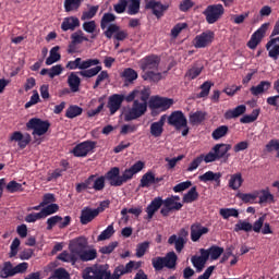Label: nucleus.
Returning <instances> with one entry per match:
<instances>
[{
    "label": "nucleus",
    "mask_w": 279,
    "mask_h": 279,
    "mask_svg": "<svg viewBox=\"0 0 279 279\" xmlns=\"http://www.w3.org/2000/svg\"><path fill=\"white\" fill-rule=\"evenodd\" d=\"M98 64H100L98 59L82 60V58H76L74 61H69L65 69L70 71L80 70L76 72L80 76L93 78L102 70V66Z\"/></svg>",
    "instance_id": "1"
},
{
    "label": "nucleus",
    "mask_w": 279,
    "mask_h": 279,
    "mask_svg": "<svg viewBox=\"0 0 279 279\" xmlns=\"http://www.w3.org/2000/svg\"><path fill=\"white\" fill-rule=\"evenodd\" d=\"M149 93L143 92L141 96V101L136 99L133 101L131 109L126 113H124V120L125 121H135L140 119L141 117L145 116L147 112V108L149 106L148 99H149Z\"/></svg>",
    "instance_id": "2"
},
{
    "label": "nucleus",
    "mask_w": 279,
    "mask_h": 279,
    "mask_svg": "<svg viewBox=\"0 0 279 279\" xmlns=\"http://www.w3.org/2000/svg\"><path fill=\"white\" fill-rule=\"evenodd\" d=\"M232 148L231 144L219 143L213 146L211 150L205 155V162L211 163L214 161L221 160L223 163H227L231 157L230 150Z\"/></svg>",
    "instance_id": "3"
},
{
    "label": "nucleus",
    "mask_w": 279,
    "mask_h": 279,
    "mask_svg": "<svg viewBox=\"0 0 279 279\" xmlns=\"http://www.w3.org/2000/svg\"><path fill=\"white\" fill-rule=\"evenodd\" d=\"M168 124L177 131L182 130V136H187L190 133V126L187 124V118L183 111H173L168 117Z\"/></svg>",
    "instance_id": "4"
},
{
    "label": "nucleus",
    "mask_w": 279,
    "mask_h": 279,
    "mask_svg": "<svg viewBox=\"0 0 279 279\" xmlns=\"http://www.w3.org/2000/svg\"><path fill=\"white\" fill-rule=\"evenodd\" d=\"M82 278L83 279H111V276L106 265H93L84 269Z\"/></svg>",
    "instance_id": "5"
},
{
    "label": "nucleus",
    "mask_w": 279,
    "mask_h": 279,
    "mask_svg": "<svg viewBox=\"0 0 279 279\" xmlns=\"http://www.w3.org/2000/svg\"><path fill=\"white\" fill-rule=\"evenodd\" d=\"M174 105V100L172 98L161 97V96H151L148 102V107L150 110L165 112Z\"/></svg>",
    "instance_id": "6"
},
{
    "label": "nucleus",
    "mask_w": 279,
    "mask_h": 279,
    "mask_svg": "<svg viewBox=\"0 0 279 279\" xmlns=\"http://www.w3.org/2000/svg\"><path fill=\"white\" fill-rule=\"evenodd\" d=\"M51 123L49 121L41 120L39 118H32L28 123H26L27 130H33V135L43 136L49 132Z\"/></svg>",
    "instance_id": "7"
},
{
    "label": "nucleus",
    "mask_w": 279,
    "mask_h": 279,
    "mask_svg": "<svg viewBox=\"0 0 279 279\" xmlns=\"http://www.w3.org/2000/svg\"><path fill=\"white\" fill-rule=\"evenodd\" d=\"M226 10L223 4H209L203 14L205 15L208 24H215L221 19V16H223Z\"/></svg>",
    "instance_id": "8"
},
{
    "label": "nucleus",
    "mask_w": 279,
    "mask_h": 279,
    "mask_svg": "<svg viewBox=\"0 0 279 279\" xmlns=\"http://www.w3.org/2000/svg\"><path fill=\"white\" fill-rule=\"evenodd\" d=\"M96 147V142L94 141H84L80 144H77L73 150L72 154L76 158H85L88 154H90Z\"/></svg>",
    "instance_id": "9"
},
{
    "label": "nucleus",
    "mask_w": 279,
    "mask_h": 279,
    "mask_svg": "<svg viewBox=\"0 0 279 279\" xmlns=\"http://www.w3.org/2000/svg\"><path fill=\"white\" fill-rule=\"evenodd\" d=\"M104 35L107 39H111L113 37L118 41H123L129 36L128 32L125 29H121L118 24H110L104 32Z\"/></svg>",
    "instance_id": "10"
},
{
    "label": "nucleus",
    "mask_w": 279,
    "mask_h": 279,
    "mask_svg": "<svg viewBox=\"0 0 279 279\" xmlns=\"http://www.w3.org/2000/svg\"><path fill=\"white\" fill-rule=\"evenodd\" d=\"M269 23H264L255 33L252 34L250 41H247L248 49H256L260 41H263L269 28Z\"/></svg>",
    "instance_id": "11"
},
{
    "label": "nucleus",
    "mask_w": 279,
    "mask_h": 279,
    "mask_svg": "<svg viewBox=\"0 0 279 279\" xmlns=\"http://www.w3.org/2000/svg\"><path fill=\"white\" fill-rule=\"evenodd\" d=\"M144 168L145 163L143 161H137L136 163H133L129 169H125L123 174H120L121 185L133 180L134 175L137 174L140 171H143Z\"/></svg>",
    "instance_id": "12"
},
{
    "label": "nucleus",
    "mask_w": 279,
    "mask_h": 279,
    "mask_svg": "<svg viewBox=\"0 0 279 279\" xmlns=\"http://www.w3.org/2000/svg\"><path fill=\"white\" fill-rule=\"evenodd\" d=\"M214 38L215 34L211 31L201 33L194 39V47L196 49H205V47H208L213 44Z\"/></svg>",
    "instance_id": "13"
},
{
    "label": "nucleus",
    "mask_w": 279,
    "mask_h": 279,
    "mask_svg": "<svg viewBox=\"0 0 279 279\" xmlns=\"http://www.w3.org/2000/svg\"><path fill=\"white\" fill-rule=\"evenodd\" d=\"M145 9L151 10L153 14L157 19H161L163 16V13L169 10V4H161V2L150 0L148 3L145 4Z\"/></svg>",
    "instance_id": "14"
},
{
    "label": "nucleus",
    "mask_w": 279,
    "mask_h": 279,
    "mask_svg": "<svg viewBox=\"0 0 279 279\" xmlns=\"http://www.w3.org/2000/svg\"><path fill=\"white\" fill-rule=\"evenodd\" d=\"M105 180L110 183L111 186L119 187L121 185V174L119 167H112L110 171H107L104 175Z\"/></svg>",
    "instance_id": "15"
},
{
    "label": "nucleus",
    "mask_w": 279,
    "mask_h": 279,
    "mask_svg": "<svg viewBox=\"0 0 279 279\" xmlns=\"http://www.w3.org/2000/svg\"><path fill=\"white\" fill-rule=\"evenodd\" d=\"M100 213V209H92L89 207H85L83 210H81V216H80V222L83 226H86L90 223L95 218L98 217Z\"/></svg>",
    "instance_id": "16"
},
{
    "label": "nucleus",
    "mask_w": 279,
    "mask_h": 279,
    "mask_svg": "<svg viewBox=\"0 0 279 279\" xmlns=\"http://www.w3.org/2000/svg\"><path fill=\"white\" fill-rule=\"evenodd\" d=\"M124 101V95L121 94H113L109 98V102H107V108L110 110V114L113 116L117 113Z\"/></svg>",
    "instance_id": "17"
},
{
    "label": "nucleus",
    "mask_w": 279,
    "mask_h": 279,
    "mask_svg": "<svg viewBox=\"0 0 279 279\" xmlns=\"http://www.w3.org/2000/svg\"><path fill=\"white\" fill-rule=\"evenodd\" d=\"M161 206H165V201L162 197H155L145 209V213L147 214L145 219L150 221L156 213L161 208Z\"/></svg>",
    "instance_id": "18"
},
{
    "label": "nucleus",
    "mask_w": 279,
    "mask_h": 279,
    "mask_svg": "<svg viewBox=\"0 0 279 279\" xmlns=\"http://www.w3.org/2000/svg\"><path fill=\"white\" fill-rule=\"evenodd\" d=\"M208 232H210V230L201 225V223H194L191 226V240L193 243H197L201 238L204 235V234H207Z\"/></svg>",
    "instance_id": "19"
},
{
    "label": "nucleus",
    "mask_w": 279,
    "mask_h": 279,
    "mask_svg": "<svg viewBox=\"0 0 279 279\" xmlns=\"http://www.w3.org/2000/svg\"><path fill=\"white\" fill-rule=\"evenodd\" d=\"M87 239L86 238H75L73 240H71L70 242V250L72 252V254L74 255H78L81 252L85 251L87 247Z\"/></svg>",
    "instance_id": "20"
},
{
    "label": "nucleus",
    "mask_w": 279,
    "mask_h": 279,
    "mask_svg": "<svg viewBox=\"0 0 279 279\" xmlns=\"http://www.w3.org/2000/svg\"><path fill=\"white\" fill-rule=\"evenodd\" d=\"M10 141L19 143V147L21 149H25L27 147V145H29L32 137L29 134H26L24 136L23 133H21L20 131H16V132L12 133Z\"/></svg>",
    "instance_id": "21"
},
{
    "label": "nucleus",
    "mask_w": 279,
    "mask_h": 279,
    "mask_svg": "<svg viewBox=\"0 0 279 279\" xmlns=\"http://www.w3.org/2000/svg\"><path fill=\"white\" fill-rule=\"evenodd\" d=\"M80 26H81V21L78 17H74V16L64 17L61 24V29L63 32H69V31L74 32L75 28Z\"/></svg>",
    "instance_id": "22"
},
{
    "label": "nucleus",
    "mask_w": 279,
    "mask_h": 279,
    "mask_svg": "<svg viewBox=\"0 0 279 279\" xmlns=\"http://www.w3.org/2000/svg\"><path fill=\"white\" fill-rule=\"evenodd\" d=\"M246 111L245 105H239L234 109L227 110L223 114L225 120L230 121L232 119H238L243 116Z\"/></svg>",
    "instance_id": "23"
},
{
    "label": "nucleus",
    "mask_w": 279,
    "mask_h": 279,
    "mask_svg": "<svg viewBox=\"0 0 279 279\" xmlns=\"http://www.w3.org/2000/svg\"><path fill=\"white\" fill-rule=\"evenodd\" d=\"M166 119H167V116L162 114L157 122H154L150 125V134L154 137H160L162 135Z\"/></svg>",
    "instance_id": "24"
},
{
    "label": "nucleus",
    "mask_w": 279,
    "mask_h": 279,
    "mask_svg": "<svg viewBox=\"0 0 279 279\" xmlns=\"http://www.w3.org/2000/svg\"><path fill=\"white\" fill-rule=\"evenodd\" d=\"M271 87V83L269 81H262L257 86H252L250 88L251 95L253 97H258L259 95L265 94Z\"/></svg>",
    "instance_id": "25"
},
{
    "label": "nucleus",
    "mask_w": 279,
    "mask_h": 279,
    "mask_svg": "<svg viewBox=\"0 0 279 279\" xmlns=\"http://www.w3.org/2000/svg\"><path fill=\"white\" fill-rule=\"evenodd\" d=\"M220 178H221L220 172L215 173L214 171H207L204 174H199L198 181L204 183L216 182L217 183L216 185L220 186Z\"/></svg>",
    "instance_id": "26"
},
{
    "label": "nucleus",
    "mask_w": 279,
    "mask_h": 279,
    "mask_svg": "<svg viewBox=\"0 0 279 279\" xmlns=\"http://www.w3.org/2000/svg\"><path fill=\"white\" fill-rule=\"evenodd\" d=\"M160 64V58L156 54L145 57L143 70H158Z\"/></svg>",
    "instance_id": "27"
},
{
    "label": "nucleus",
    "mask_w": 279,
    "mask_h": 279,
    "mask_svg": "<svg viewBox=\"0 0 279 279\" xmlns=\"http://www.w3.org/2000/svg\"><path fill=\"white\" fill-rule=\"evenodd\" d=\"M78 73L72 72L70 76H68L66 83L68 86H70L72 93H78L80 92V86H81V78L77 75Z\"/></svg>",
    "instance_id": "28"
},
{
    "label": "nucleus",
    "mask_w": 279,
    "mask_h": 279,
    "mask_svg": "<svg viewBox=\"0 0 279 279\" xmlns=\"http://www.w3.org/2000/svg\"><path fill=\"white\" fill-rule=\"evenodd\" d=\"M0 272L2 274V279H8L16 276L12 262H4L3 265L0 266Z\"/></svg>",
    "instance_id": "29"
},
{
    "label": "nucleus",
    "mask_w": 279,
    "mask_h": 279,
    "mask_svg": "<svg viewBox=\"0 0 279 279\" xmlns=\"http://www.w3.org/2000/svg\"><path fill=\"white\" fill-rule=\"evenodd\" d=\"M76 256H78L80 260L84 263L92 262L97 258V250L96 248L83 250Z\"/></svg>",
    "instance_id": "30"
},
{
    "label": "nucleus",
    "mask_w": 279,
    "mask_h": 279,
    "mask_svg": "<svg viewBox=\"0 0 279 279\" xmlns=\"http://www.w3.org/2000/svg\"><path fill=\"white\" fill-rule=\"evenodd\" d=\"M120 76L122 78H124V82L128 83V84H133L137 77H138V74L137 72L132 69V68H126L124 69V71L122 72V74H120Z\"/></svg>",
    "instance_id": "31"
},
{
    "label": "nucleus",
    "mask_w": 279,
    "mask_h": 279,
    "mask_svg": "<svg viewBox=\"0 0 279 279\" xmlns=\"http://www.w3.org/2000/svg\"><path fill=\"white\" fill-rule=\"evenodd\" d=\"M162 258L167 269H175L178 262V255L175 254V252H168L167 255Z\"/></svg>",
    "instance_id": "32"
},
{
    "label": "nucleus",
    "mask_w": 279,
    "mask_h": 279,
    "mask_svg": "<svg viewBox=\"0 0 279 279\" xmlns=\"http://www.w3.org/2000/svg\"><path fill=\"white\" fill-rule=\"evenodd\" d=\"M168 243L170 245H174V250H177L178 253H181V251L184 250L185 244L187 242L186 240L178 239V235L173 234L170 238H168Z\"/></svg>",
    "instance_id": "33"
},
{
    "label": "nucleus",
    "mask_w": 279,
    "mask_h": 279,
    "mask_svg": "<svg viewBox=\"0 0 279 279\" xmlns=\"http://www.w3.org/2000/svg\"><path fill=\"white\" fill-rule=\"evenodd\" d=\"M243 182L244 180L241 173L231 174L229 187L233 191H238L242 186Z\"/></svg>",
    "instance_id": "34"
},
{
    "label": "nucleus",
    "mask_w": 279,
    "mask_h": 279,
    "mask_svg": "<svg viewBox=\"0 0 279 279\" xmlns=\"http://www.w3.org/2000/svg\"><path fill=\"white\" fill-rule=\"evenodd\" d=\"M199 198V193L196 186L191 187L183 196L184 204H192Z\"/></svg>",
    "instance_id": "35"
},
{
    "label": "nucleus",
    "mask_w": 279,
    "mask_h": 279,
    "mask_svg": "<svg viewBox=\"0 0 279 279\" xmlns=\"http://www.w3.org/2000/svg\"><path fill=\"white\" fill-rule=\"evenodd\" d=\"M82 113H83V108L82 107H80L77 105H71L65 110V118L73 120V119L82 116Z\"/></svg>",
    "instance_id": "36"
},
{
    "label": "nucleus",
    "mask_w": 279,
    "mask_h": 279,
    "mask_svg": "<svg viewBox=\"0 0 279 279\" xmlns=\"http://www.w3.org/2000/svg\"><path fill=\"white\" fill-rule=\"evenodd\" d=\"M143 93H149L150 96V89L149 88H144V89H133L129 95L124 96V100L126 102H132L135 101L137 98L138 100H141V97L143 96Z\"/></svg>",
    "instance_id": "37"
},
{
    "label": "nucleus",
    "mask_w": 279,
    "mask_h": 279,
    "mask_svg": "<svg viewBox=\"0 0 279 279\" xmlns=\"http://www.w3.org/2000/svg\"><path fill=\"white\" fill-rule=\"evenodd\" d=\"M258 192L254 193H238L236 197L241 199L244 204H255V201L258 197Z\"/></svg>",
    "instance_id": "38"
},
{
    "label": "nucleus",
    "mask_w": 279,
    "mask_h": 279,
    "mask_svg": "<svg viewBox=\"0 0 279 279\" xmlns=\"http://www.w3.org/2000/svg\"><path fill=\"white\" fill-rule=\"evenodd\" d=\"M206 120V113L203 111H196L190 113V123L192 125H199Z\"/></svg>",
    "instance_id": "39"
},
{
    "label": "nucleus",
    "mask_w": 279,
    "mask_h": 279,
    "mask_svg": "<svg viewBox=\"0 0 279 279\" xmlns=\"http://www.w3.org/2000/svg\"><path fill=\"white\" fill-rule=\"evenodd\" d=\"M60 49L59 46H54L50 50L49 57L46 59V65H52L53 63L58 62L61 59L60 53L58 52Z\"/></svg>",
    "instance_id": "40"
},
{
    "label": "nucleus",
    "mask_w": 279,
    "mask_h": 279,
    "mask_svg": "<svg viewBox=\"0 0 279 279\" xmlns=\"http://www.w3.org/2000/svg\"><path fill=\"white\" fill-rule=\"evenodd\" d=\"M129 4L126 5V13L129 15H136L140 13L141 0H128Z\"/></svg>",
    "instance_id": "41"
},
{
    "label": "nucleus",
    "mask_w": 279,
    "mask_h": 279,
    "mask_svg": "<svg viewBox=\"0 0 279 279\" xmlns=\"http://www.w3.org/2000/svg\"><path fill=\"white\" fill-rule=\"evenodd\" d=\"M153 184H154V173L151 171H148L145 174H143L141 182H140V187L148 189Z\"/></svg>",
    "instance_id": "42"
},
{
    "label": "nucleus",
    "mask_w": 279,
    "mask_h": 279,
    "mask_svg": "<svg viewBox=\"0 0 279 279\" xmlns=\"http://www.w3.org/2000/svg\"><path fill=\"white\" fill-rule=\"evenodd\" d=\"M142 78L144 81H148L150 83H159L162 80V74L161 73H155L153 71H146L142 75Z\"/></svg>",
    "instance_id": "43"
},
{
    "label": "nucleus",
    "mask_w": 279,
    "mask_h": 279,
    "mask_svg": "<svg viewBox=\"0 0 279 279\" xmlns=\"http://www.w3.org/2000/svg\"><path fill=\"white\" fill-rule=\"evenodd\" d=\"M48 279H71V276L65 268H58L51 272Z\"/></svg>",
    "instance_id": "44"
},
{
    "label": "nucleus",
    "mask_w": 279,
    "mask_h": 279,
    "mask_svg": "<svg viewBox=\"0 0 279 279\" xmlns=\"http://www.w3.org/2000/svg\"><path fill=\"white\" fill-rule=\"evenodd\" d=\"M253 231V225L245 221V220H239L236 225H234V232H252Z\"/></svg>",
    "instance_id": "45"
},
{
    "label": "nucleus",
    "mask_w": 279,
    "mask_h": 279,
    "mask_svg": "<svg viewBox=\"0 0 279 279\" xmlns=\"http://www.w3.org/2000/svg\"><path fill=\"white\" fill-rule=\"evenodd\" d=\"M228 133H229V126L221 125L213 131L211 137L214 141H219L220 138H223Z\"/></svg>",
    "instance_id": "46"
},
{
    "label": "nucleus",
    "mask_w": 279,
    "mask_h": 279,
    "mask_svg": "<svg viewBox=\"0 0 279 279\" xmlns=\"http://www.w3.org/2000/svg\"><path fill=\"white\" fill-rule=\"evenodd\" d=\"M83 0H64V11L73 12L77 11L82 5Z\"/></svg>",
    "instance_id": "47"
},
{
    "label": "nucleus",
    "mask_w": 279,
    "mask_h": 279,
    "mask_svg": "<svg viewBox=\"0 0 279 279\" xmlns=\"http://www.w3.org/2000/svg\"><path fill=\"white\" fill-rule=\"evenodd\" d=\"M203 70H204L203 65L195 64L190 70H187V72L185 73V77L193 81V80L197 78L201 75Z\"/></svg>",
    "instance_id": "48"
},
{
    "label": "nucleus",
    "mask_w": 279,
    "mask_h": 279,
    "mask_svg": "<svg viewBox=\"0 0 279 279\" xmlns=\"http://www.w3.org/2000/svg\"><path fill=\"white\" fill-rule=\"evenodd\" d=\"M5 190L8 193L10 194H15V193H22L24 192V187L23 184L17 183L16 181L12 180L10 181L7 186Z\"/></svg>",
    "instance_id": "49"
},
{
    "label": "nucleus",
    "mask_w": 279,
    "mask_h": 279,
    "mask_svg": "<svg viewBox=\"0 0 279 279\" xmlns=\"http://www.w3.org/2000/svg\"><path fill=\"white\" fill-rule=\"evenodd\" d=\"M219 214L222 217V219H230L231 217L239 218L240 216L239 210L234 208H221L219 210Z\"/></svg>",
    "instance_id": "50"
},
{
    "label": "nucleus",
    "mask_w": 279,
    "mask_h": 279,
    "mask_svg": "<svg viewBox=\"0 0 279 279\" xmlns=\"http://www.w3.org/2000/svg\"><path fill=\"white\" fill-rule=\"evenodd\" d=\"M117 21V15H113L112 13H105L100 20V28L105 31L109 23H113Z\"/></svg>",
    "instance_id": "51"
},
{
    "label": "nucleus",
    "mask_w": 279,
    "mask_h": 279,
    "mask_svg": "<svg viewBox=\"0 0 279 279\" xmlns=\"http://www.w3.org/2000/svg\"><path fill=\"white\" fill-rule=\"evenodd\" d=\"M214 86V83L211 81L204 82L203 85H201V92L198 93V98H205L210 94L211 87Z\"/></svg>",
    "instance_id": "52"
},
{
    "label": "nucleus",
    "mask_w": 279,
    "mask_h": 279,
    "mask_svg": "<svg viewBox=\"0 0 279 279\" xmlns=\"http://www.w3.org/2000/svg\"><path fill=\"white\" fill-rule=\"evenodd\" d=\"M98 9L99 5H90L88 11L83 12V15H81V21L93 20L97 14Z\"/></svg>",
    "instance_id": "53"
},
{
    "label": "nucleus",
    "mask_w": 279,
    "mask_h": 279,
    "mask_svg": "<svg viewBox=\"0 0 279 279\" xmlns=\"http://www.w3.org/2000/svg\"><path fill=\"white\" fill-rule=\"evenodd\" d=\"M71 39L73 44L81 45L84 41H88V38L84 36V33L82 29H77L71 35Z\"/></svg>",
    "instance_id": "54"
},
{
    "label": "nucleus",
    "mask_w": 279,
    "mask_h": 279,
    "mask_svg": "<svg viewBox=\"0 0 279 279\" xmlns=\"http://www.w3.org/2000/svg\"><path fill=\"white\" fill-rule=\"evenodd\" d=\"M259 116V109H255L252 111V114H244L242 118H240V123L247 124L253 123L257 120Z\"/></svg>",
    "instance_id": "55"
},
{
    "label": "nucleus",
    "mask_w": 279,
    "mask_h": 279,
    "mask_svg": "<svg viewBox=\"0 0 279 279\" xmlns=\"http://www.w3.org/2000/svg\"><path fill=\"white\" fill-rule=\"evenodd\" d=\"M206 155L201 154L187 166L186 171L192 172L198 169L203 161H205Z\"/></svg>",
    "instance_id": "56"
},
{
    "label": "nucleus",
    "mask_w": 279,
    "mask_h": 279,
    "mask_svg": "<svg viewBox=\"0 0 279 279\" xmlns=\"http://www.w3.org/2000/svg\"><path fill=\"white\" fill-rule=\"evenodd\" d=\"M210 259L217 260L221 255L225 254V248L217 245H211L209 248Z\"/></svg>",
    "instance_id": "57"
},
{
    "label": "nucleus",
    "mask_w": 279,
    "mask_h": 279,
    "mask_svg": "<svg viewBox=\"0 0 279 279\" xmlns=\"http://www.w3.org/2000/svg\"><path fill=\"white\" fill-rule=\"evenodd\" d=\"M114 233L113 225L107 226V228L98 236V242L109 240Z\"/></svg>",
    "instance_id": "58"
},
{
    "label": "nucleus",
    "mask_w": 279,
    "mask_h": 279,
    "mask_svg": "<svg viewBox=\"0 0 279 279\" xmlns=\"http://www.w3.org/2000/svg\"><path fill=\"white\" fill-rule=\"evenodd\" d=\"M58 210H59V205L53 203V204L47 205L40 213L43 214L44 218H47L58 213Z\"/></svg>",
    "instance_id": "59"
},
{
    "label": "nucleus",
    "mask_w": 279,
    "mask_h": 279,
    "mask_svg": "<svg viewBox=\"0 0 279 279\" xmlns=\"http://www.w3.org/2000/svg\"><path fill=\"white\" fill-rule=\"evenodd\" d=\"M191 262L197 272H202L203 269L205 268V264L207 263L203 258H199L198 256H193Z\"/></svg>",
    "instance_id": "60"
},
{
    "label": "nucleus",
    "mask_w": 279,
    "mask_h": 279,
    "mask_svg": "<svg viewBox=\"0 0 279 279\" xmlns=\"http://www.w3.org/2000/svg\"><path fill=\"white\" fill-rule=\"evenodd\" d=\"M182 204H174V205H170V206H165L161 209L160 214L162 215V217L167 218L169 216V214L173 210L179 211L182 208Z\"/></svg>",
    "instance_id": "61"
},
{
    "label": "nucleus",
    "mask_w": 279,
    "mask_h": 279,
    "mask_svg": "<svg viewBox=\"0 0 279 279\" xmlns=\"http://www.w3.org/2000/svg\"><path fill=\"white\" fill-rule=\"evenodd\" d=\"M151 265L156 271H160L166 268V263L163 257L157 256L151 259Z\"/></svg>",
    "instance_id": "62"
},
{
    "label": "nucleus",
    "mask_w": 279,
    "mask_h": 279,
    "mask_svg": "<svg viewBox=\"0 0 279 279\" xmlns=\"http://www.w3.org/2000/svg\"><path fill=\"white\" fill-rule=\"evenodd\" d=\"M128 4V0H118V3L113 4V11L118 14H122L126 11Z\"/></svg>",
    "instance_id": "63"
},
{
    "label": "nucleus",
    "mask_w": 279,
    "mask_h": 279,
    "mask_svg": "<svg viewBox=\"0 0 279 279\" xmlns=\"http://www.w3.org/2000/svg\"><path fill=\"white\" fill-rule=\"evenodd\" d=\"M266 151L271 153L272 150L277 151L276 158H279V140H270L265 146Z\"/></svg>",
    "instance_id": "64"
}]
</instances>
